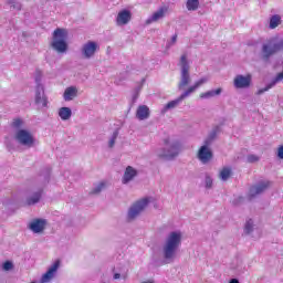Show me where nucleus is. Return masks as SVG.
<instances>
[{"label": "nucleus", "mask_w": 283, "mask_h": 283, "mask_svg": "<svg viewBox=\"0 0 283 283\" xmlns=\"http://www.w3.org/2000/svg\"><path fill=\"white\" fill-rule=\"evenodd\" d=\"M120 277L125 280V277H127V274H120L118 272H115L113 275V280H120Z\"/></svg>", "instance_id": "obj_41"}, {"label": "nucleus", "mask_w": 283, "mask_h": 283, "mask_svg": "<svg viewBox=\"0 0 283 283\" xmlns=\"http://www.w3.org/2000/svg\"><path fill=\"white\" fill-rule=\"evenodd\" d=\"M244 233H245V235H251V233H253V219H249L245 222Z\"/></svg>", "instance_id": "obj_30"}, {"label": "nucleus", "mask_w": 283, "mask_h": 283, "mask_svg": "<svg viewBox=\"0 0 283 283\" xmlns=\"http://www.w3.org/2000/svg\"><path fill=\"white\" fill-rule=\"evenodd\" d=\"M78 95V90L76 86H70L64 91L63 98L64 101H74Z\"/></svg>", "instance_id": "obj_21"}, {"label": "nucleus", "mask_w": 283, "mask_h": 283, "mask_svg": "<svg viewBox=\"0 0 283 283\" xmlns=\"http://www.w3.org/2000/svg\"><path fill=\"white\" fill-rule=\"evenodd\" d=\"M198 6H200V0H187V10L195 12V10H198Z\"/></svg>", "instance_id": "obj_28"}, {"label": "nucleus", "mask_w": 283, "mask_h": 283, "mask_svg": "<svg viewBox=\"0 0 283 283\" xmlns=\"http://www.w3.org/2000/svg\"><path fill=\"white\" fill-rule=\"evenodd\" d=\"M269 189V184L260 181L259 184L251 186L248 193V200H253V198L264 193Z\"/></svg>", "instance_id": "obj_10"}, {"label": "nucleus", "mask_w": 283, "mask_h": 283, "mask_svg": "<svg viewBox=\"0 0 283 283\" xmlns=\"http://www.w3.org/2000/svg\"><path fill=\"white\" fill-rule=\"evenodd\" d=\"M210 147V145L203 144L198 150L197 158L202 165H208L213 160V150Z\"/></svg>", "instance_id": "obj_8"}, {"label": "nucleus", "mask_w": 283, "mask_h": 283, "mask_svg": "<svg viewBox=\"0 0 283 283\" xmlns=\"http://www.w3.org/2000/svg\"><path fill=\"white\" fill-rule=\"evenodd\" d=\"M136 176H138V170H136L132 166H127L122 178L123 185H129V182H132V180H134Z\"/></svg>", "instance_id": "obj_16"}, {"label": "nucleus", "mask_w": 283, "mask_h": 283, "mask_svg": "<svg viewBox=\"0 0 283 283\" xmlns=\"http://www.w3.org/2000/svg\"><path fill=\"white\" fill-rule=\"evenodd\" d=\"M280 23H282V17L280 14H274L270 18V30H275V28H277V25H280Z\"/></svg>", "instance_id": "obj_27"}, {"label": "nucleus", "mask_w": 283, "mask_h": 283, "mask_svg": "<svg viewBox=\"0 0 283 283\" xmlns=\"http://www.w3.org/2000/svg\"><path fill=\"white\" fill-rule=\"evenodd\" d=\"M165 147L161 148V151L158 154L159 158L163 160H174L178 158L180 154V142H169V138L164 139Z\"/></svg>", "instance_id": "obj_4"}, {"label": "nucleus", "mask_w": 283, "mask_h": 283, "mask_svg": "<svg viewBox=\"0 0 283 283\" xmlns=\"http://www.w3.org/2000/svg\"><path fill=\"white\" fill-rule=\"evenodd\" d=\"M46 224L48 220L45 219H34L29 223V229L33 233H43V231H45Z\"/></svg>", "instance_id": "obj_13"}, {"label": "nucleus", "mask_w": 283, "mask_h": 283, "mask_svg": "<svg viewBox=\"0 0 283 283\" xmlns=\"http://www.w3.org/2000/svg\"><path fill=\"white\" fill-rule=\"evenodd\" d=\"M61 266V261L56 260L49 269L48 271L42 275L41 282L48 283L56 275V272L59 271V268Z\"/></svg>", "instance_id": "obj_12"}, {"label": "nucleus", "mask_w": 283, "mask_h": 283, "mask_svg": "<svg viewBox=\"0 0 283 283\" xmlns=\"http://www.w3.org/2000/svg\"><path fill=\"white\" fill-rule=\"evenodd\" d=\"M59 116L61 120H70L72 118V108L63 106L59 109Z\"/></svg>", "instance_id": "obj_23"}, {"label": "nucleus", "mask_w": 283, "mask_h": 283, "mask_svg": "<svg viewBox=\"0 0 283 283\" xmlns=\"http://www.w3.org/2000/svg\"><path fill=\"white\" fill-rule=\"evenodd\" d=\"M220 178L223 181H227L228 178H231V168H227L224 167L221 171H220Z\"/></svg>", "instance_id": "obj_31"}, {"label": "nucleus", "mask_w": 283, "mask_h": 283, "mask_svg": "<svg viewBox=\"0 0 283 283\" xmlns=\"http://www.w3.org/2000/svg\"><path fill=\"white\" fill-rule=\"evenodd\" d=\"M129 21H132V11L127 9H123L122 11L118 12L116 18L117 25H127Z\"/></svg>", "instance_id": "obj_15"}, {"label": "nucleus", "mask_w": 283, "mask_h": 283, "mask_svg": "<svg viewBox=\"0 0 283 283\" xmlns=\"http://www.w3.org/2000/svg\"><path fill=\"white\" fill-rule=\"evenodd\" d=\"M7 3L11 6L13 10H21V2L17 0H7Z\"/></svg>", "instance_id": "obj_36"}, {"label": "nucleus", "mask_w": 283, "mask_h": 283, "mask_svg": "<svg viewBox=\"0 0 283 283\" xmlns=\"http://www.w3.org/2000/svg\"><path fill=\"white\" fill-rule=\"evenodd\" d=\"M1 269L2 271H7V272L12 271L14 269V263L10 260H7L1 264Z\"/></svg>", "instance_id": "obj_33"}, {"label": "nucleus", "mask_w": 283, "mask_h": 283, "mask_svg": "<svg viewBox=\"0 0 283 283\" xmlns=\"http://www.w3.org/2000/svg\"><path fill=\"white\" fill-rule=\"evenodd\" d=\"M252 76L251 74L244 75H237L233 81V85L237 90H247L251 87Z\"/></svg>", "instance_id": "obj_11"}, {"label": "nucleus", "mask_w": 283, "mask_h": 283, "mask_svg": "<svg viewBox=\"0 0 283 283\" xmlns=\"http://www.w3.org/2000/svg\"><path fill=\"white\" fill-rule=\"evenodd\" d=\"M187 96H189V95L185 91L179 97H177L174 101L168 102L161 109V114H166V112H169V109H176V107H178V105H180V103H182V101H185L187 98Z\"/></svg>", "instance_id": "obj_14"}, {"label": "nucleus", "mask_w": 283, "mask_h": 283, "mask_svg": "<svg viewBox=\"0 0 283 283\" xmlns=\"http://www.w3.org/2000/svg\"><path fill=\"white\" fill-rule=\"evenodd\" d=\"M43 196V189L33 192L31 197L27 198L28 207H32L41 201V197Z\"/></svg>", "instance_id": "obj_19"}, {"label": "nucleus", "mask_w": 283, "mask_h": 283, "mask_svg": "<svg viewBox=\"0 0 283 283\" xmlns=\"http://www.w3.org/2000/svg\"><path fill=\"white\" fill-rule=\"evenodd\" d=\"M52 174V169L44 168L41 174L39 175L40 180L42 181V185H48L50 182V176Z\"/></svg>", "instance_id": "obj_26"}, {"label": "nucleus", "mask_w": 283, "mask_h": 283, "mask_svg": "<svg viewBox=\"0 0 283 283\" xmlns=\"http://www.w3.org/2000/svg\"><path fill=\"white\" fill-rule=\"evenodd\" d=\"M113 273H129L127 265L118 264L116 268H113Z\"/></svg>", "instance_id": "obj_32"}, {"label": "nucleus", "mask_w": 283, "mask_h": 283, "mask_svg": "<svg viewBox=\"0 0 283 283\" xmlns=\"http://www.w3.org/2000/svg\"><path fill=\"white\" fill-rule=\"evenodd\" d=\"M7 148L9 149V151L10 149H12V144L10 142L7 143Z\"/></svg>", "instance_id": "obj_44"}, {"label": "nucleus", "mask_w": 283, "mask_h": 283, "mask_svg": "<svg viewBox=\"0 0 283 283\" xmlns=\"http://www.w3.org/2000/svg\"><path fill=\"white\" fill-rule=\"evenodd\" d=\"M51 48L59 54L67 52V30L57 28L53 31Z\"/></svg>", "instance_id": "obj_3"}, {"label": "nucleus", "mask_w": 283, "mask_h": 283, "mask_svg": "<svg viewBox=\"0 0 283 283\" xmlns=\"http://www.w3.org/2000/svg\"><path fill=\"white\" fill-rule=\"evenodd\" d=\"M149 116H150V111L147 105L138 106L137 112H136V118H138V120H147V118H149Z\"/></svg>", "instance_id": "obj_18"}, {"label": "nucleus", "mask_w": 283, "mask_h": 283, "mask_svg": "<svg viewBox=\"0 0 283 283\" xmlns=\"http://www.w3.org/2000/svg\"><path fill=\"white\" fill-rule=\"evenodd\" d=\"M247 161L250 163V164L259 163L260 157L258 155H248Z\"/></svg>", "instance_id": "obj_39"}, {"label": "nucleus", "mask_w": 283, "mask_h": 283, "mask_svg": "<svg viewBox=\"0 0 283 283\" xmlns=\"http://www.w3.org/2000/svg\"><path fill=\"white\" fill-rule=\"evenodd\" d=\"M244 202V197H238L233 199L232 205L233 207H240Z\"/></svg>", "instance_id": "obj_40"}, {"label": "nucleus", "mask_w": 283, "mask_h": 283, "mask_svg": "<svg viewBox=\"0 0 283 283\" xmlns=\"http://www.w3.org/2000/svg\"><path fill=\"white\" fill-rule=\"evenodd\" d=\"M98 50H101V46L97 42L88 41L82 48V56L83 59H92V56H94Z\"/></svg>", "instance_id": "obj_9"}, {"label": "nucleus", "mask_w": 283, "mask_h": 283, "mask_svg": "<svg viewBox=\"0 0 283 283\" xmlns=\"http://www.w3.org/2000/svg\"><path fill=\"white\" fill-rule=\"evenodd\" d=\"M207 81H209L207 77H201L200 80H198L195 85L190 86L186 92V94H188V96L190 94H193V92H196L198 90V87H200L201 85H205V83H207Z\"/></svg>", "instance_id": "obj_24"}, {"label": "nucleus", "mask_w": 283, "mask_h": 283, "mask_svg": "<svg viewBox=\"0 0 283 283\" xmlns=\"http://www.w3.org/2000/svg\"><path fill=\"white\" fill-rule=\"evenodd\" d=\"M180 244H182V233L178 231L170 232L163 249L164 260L167 262H169V260H174L176 251H178V247H180Z\"/></svg>", "instance_id": "obj_1"}, {"label": "nucleus", "mask_w": 283, "mask_h": 283, "mask_svg": "<svg viewBox=\"0 0 283 283\" xmlns=\"http://www.w3.org/2000/svg\"><path fill=\"white\" fill-rule=\"evenodd\" d=\"M14 138L17 143H19V145H22V147H28V149H31V147H34V145H36V139L34 138V136L25 129H19L15 133Z\"/></svg>", "instance_id": "obj_7"}, {"label": "nucleus", "mask_w": 283, "mask_h": 283, "mask_svg": "<svg viewBox=\"0 0 283 283\" xmlns=\"http://www.w3.org/2000/svg\"><path fill=\"white\" fill-rule=\"evenodd\" d=\"M220 94H222V87L201 93L200 98H213L214 96H220Z\"/></svg>", "instance_id": "obj_25"}, {"label": "nucleus", "mask_w": 283, "mask_h": 283, "mask_svg": "<svg viewBox=\"0 0 283 283\" xmlns=\"http://www.w3.org/2000/svg\"><path fill=\"white\" fill-rule=\"evenodd\" d=\"M45 94V88L43 86H35V104L43 105V107H48V98L43 97Z\"/></svg>", "instance_id": "obj_17"}, {"label": "nucleus", "mask_w": 283, "mask_h": 283, "mask_svg": "<svg viewBox=\"0 0 283 283\" xmlns=\"http://www.w3.org/2000/svg\"><path fill=\"white\" fill-rule=\"evenodd\" d=\"M283 50V41L277 40V38H272L262 44L260 51V59L264 63H269L271 61V56L277 54V52H282Z\"/></svg>", "instance_id": "obj_2"}, {"label": "nucleus", "mask_w": 283, "mask_h": 283, "mask_svg": "<svg viewBox=\"0 0 283 283\" xmlns=\"http://www.w3.org/2000/svg\"><path fill=\"white\" fill-rule=\"evenodd\" d=\"M180 66V81L178 83V90H185L187 85L191 83V74L189 70L191 66L189 65V60H187V54H182L179 60Z\"/></svg>", "instance_id": "obj_5"}, {"label": "nucleus", "mask_w": 283, "mask_h": 283, "mask_svg": "<svg viewBox=\"0 0 283 283\" xmlns=\"http://www.w3.org/2000/svg\"><path fill=\"white\" fill-rule=\"evenodd\" d=\"M118 134H119L118 129H115L113 132V135H112V137H111V139L108 142V147L111 149L114 147V145H116V138H118Z\"/></svg>", "instance_id": "obj_34"}, {"label": "nucleus", "mask_w": 283, "mask_h": 283, "mask_svg": "<svg viewBox=\"0 0 283 283\" xmlns=\"http://www.w3.org/2000/svg\"><path fill=\"white\" fill-rule=\"evenodd\" d=\"M143 283H154V282H151V281H145V282H143Z\"/></svg>", "instance_id": "obj_46"}, {"label": "nucleus", "mask_w": 283, "mask_h": 283, "mask_svg": "<svg viewBox=\"0 0 283 283\" xmlns=\"http://www.w3.org/2000/svg\"><path fill=\"white\" fill-rule=\"evenodd\" d=\"M22 125H23V119L15 118V119H13L11 127H13L14 129H21Z\"/></svg>", "instance_id": "obj_37"}, {"label": "nucleus", "mask_w": 283, "mask_h": 283, "mask_svg": "<svg viewBox=\"0 0 283 283\" xmlns=\"http://www.w3.org/2000/svg\"><path fill=\"white\" fill-rule=\"evenodd\" d=\"M41 81H43V72H41V70H36L35 71V75H34V82L36 84L35 87H43V84L41 83Z\"/></svg>", "instance_id": "obj_29"}, {"label": "nucleus", "mask_w": 283, "mask_h": 283, "mask_svg": "<svg viewBox=\"0 0 283 283\" xmlns=\"http://www.w3.org/2000/svg\"><path fill=\"white\" fill-rule=\"evenodd\" d=\"M205 186L206 189H211V187H213V178H211V176L206 175Z\"/></svg>", "instance_id": "obj_38"}, {"label": "nucleus", "mask_w": 283, "mask_h": 283, "mask_svg": "<svg viewBox=\"0 0 283 283\" xmlns=\"http://www.w3.org/2000/svg\"><path fill=\"white\" fill-rule=\"evenodd\" d=\"M149 207V198H143L137 200L135 203L130 206L127 212V220H136L145 209Z\"/></svg>", "instance_id": "obj_6"}, {"label": "nucleus", "mask_w": 283, "mask_h": 283, "mask_svg": "<svg viewBox=\"0 0 283 283\" xmlns=\"http://www.w3.org/2000/svg\"><path fill=\"white\" fill-rule=\"evenodd\" d=\"M229 283H240L238 279H231Z\"/></svg>", "instance_id": "obj_43"}, {"label": "nucleus", "mask_w": 283, "mask_h": 283, "mask_svg": "<svg viewBox=\"0 0 283 283\" xmlns=\"http://www.w3.org/2000/svg\"><path fill=\"white\" fill-rule=\"evenodd\" d=\"M103 189H105V182H99L98 185H96L93 189H92V191H91V193H93V195H98V193H101V191H103Z\"/></svg>", "instance_id": "obj_35"}, {"label": "nucleus", "mask_w": 283, "mask_h": 283, "mask_svg": "<svg viewBox=\"0 0 283 283\" xmlns=\"http://www.w3.org/2000/svg\"><path fill=\"white\" fill-rule=\"evenodd\" d=\"M176 41H178V35L177 34L172 35L171 43H176Z\"/></svg>", "instance_id": "obj_42"}, {"label": "nucleus", "mask_w": 283, "mask_h": 283, "mask_svg": "<svg viewBox=\"0 0 283 283\" xmlns=\"http://www.w3.org/2000/svg\"><path fill=\"white\" fill-rule=\"evenodd\" d=\"M136 98H138V95L133 96V101H136Z\"/></svg>", "instance_id": "obj_45"}, {"label": "nucleus", "mask_w": 283, "mask_h": 283, "mask_svg": "<svg viewBox=\"0 0 283 283\" xmlns=\"http://www.w3.org/2000/svg\"><path fill=\"white\" fill-rule=\"evenodd\" d=\"M165 12H166L165 8H160L159 10L154 12L153 15L146 20L147 25L156 21H160V19L165 17Z\"/></svg>", "instance_id": "obj_22"}, {"label": "nucleus", "mask_w": 283, "mask_h": 283, "mask_svg": "<svg viewBox=\"0 0 283 283\" xmlns=\"http://www.w3.org/2000/svg\"><path fill=\"white\" fill-rule=\"evenodd\" d=\"M221 128L220 126H214L212 130L208 134V137L205 139V145H212L216 138L218 137V134H220Z\"/></svg>", "instance_id": "obj_20"}]
</instances>
